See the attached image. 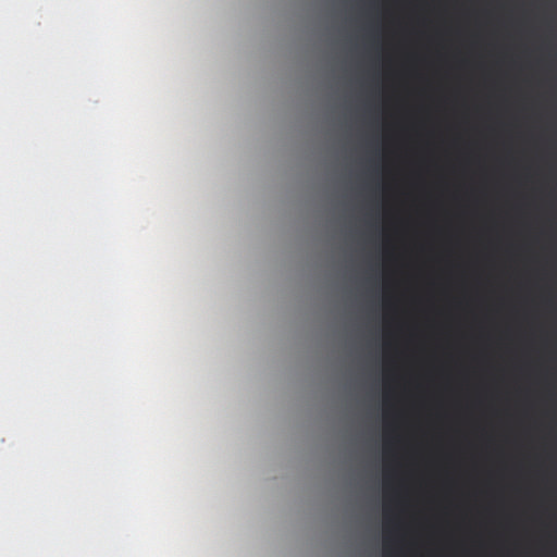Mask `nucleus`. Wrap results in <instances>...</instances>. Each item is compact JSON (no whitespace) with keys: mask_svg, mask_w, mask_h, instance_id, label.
I'll return each mask as SVG.
<instances>
[{"mask_svg":"<svg viewBox=\"0 0 557 557\" xmlns=\"http://www.w3.org/2000/svg\"><path fill=\"white\" fill-rule=\"evenodd\" d=\"M384 513H385V527H384V530H385V539H384L385 557H388V554H389L388 548H389V542H391L389 530H391L392 520L389 518V507H388L387 503L385 504V507H384Z\"/></svg>","mask_w":557,"mask_h":557,"instance_id":"obj_1","label":"nucleus"},{"mask_svg":"<svg viewBox=\"0 0 557 557\" xmlns=\"http://www.w3.org/2000/svg\"><path fill=\"white\" fill-rule=\"evenodd\" d=\"M384 478H385V491L387 492V490H388V484H389V479H391V473H389V470H388V468H387V467L385 468V474H384Z\"/></svg>","mask_w":557,"mask_h":557,"instance_id":"obj_2","label":"nucleus"},{"mask_svg":"<svg viewBox=\"0 0 557 557\" xmlns=\"http://www.w3.org/2000/svg\"><path fill=\"white\" fill-rule=\"evenodd\" d=\"M388 445H389V443H388V440L386 438V441H385V455H387V453H388Z\"/></svg>","mask_w":557,"mask_h":557,"instance_id":"obj_3","label":"nucleus"}]
</instances>
